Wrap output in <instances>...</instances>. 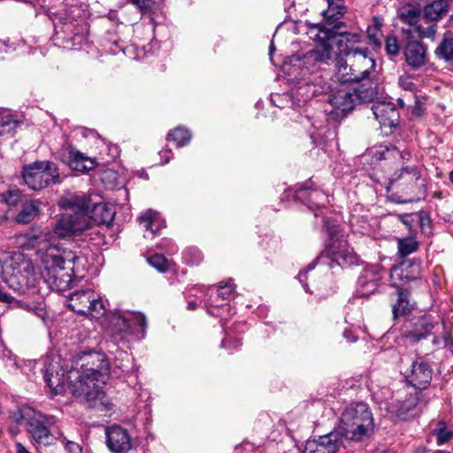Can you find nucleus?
Here are the masks:
<instances>
[{
    "label": "nucleus",
    "mask_w": 453,
    "mask_h": 453,
    "mask_svg": "<svg viewBox=\"0 0 453 453\" xmlns=\"http://www.w3.org/2000/svg\"><path fill=\"white\" fill-rule=\"evenodd\" d=\"M405 61L414 70L425 66L428 61L426 48L419 41L408 40L403 50Z\"/></svg>",
    "instance_id": "6ab92c4d"
},
{
    "label": "nucleus",
    "mask_w": 453,
    "mask_h": 453,
    "mask_svg": "<svg viewBox=\"0 0 453 453\" xmlns=\"http://www.w3.org/2000/svg\"><path fill=\"white\" fill-rule=\"evenodd\" d=\"M35 411V410L28 406H23L17 411L12 412L11 418L16 423H20L22 420H26L27 425L29 423V418H31Z\"/></svg>",
    "instance_id": "58836bf2"
},
{
    "label": "nucleus",
    "mask_w": 453,
    "mask_h": 453,
    "mask_svg": "<svg viewBox=\"0 0 453 453\" xmlns=\"http://www.w3.org/2000/svg\"><path fill=\"white\" fill-rule=\"evenodd\" d=\"M399 86L407 91H414L416 88V85L412 81V78L410 75H402L398 79Z\"/></svg>",
    "instance_id": "37998d69"
},
{
    "label": "nucleus",
    "mask_w": 453,
    "mask_h": 453,
    "mask_svg": "<svg viewBox=\"0 0 453 453\" xmlns=\"http://www.w3.org/2000/svg\"><path fill=\"white\" fill-rule=\"evenodd\" d=\"M17 453H30L20 442L16 443Z\"/></svg>",
    "instance_id": "5fc2aeb1"
},
{
    "label": "nucleus",
    "mask_w": 453,
    "mask_h": 453,
    "mask_svg": "<svg viewBox=\"0 0 453 453\" xmlns=\"http://www.w3.org/2000/svg\"><path fill=\"white\" fill-rule=\"evenodd\" d=\"M234 285L232 280H228L225 285H219L218 288V295L222 299H227L233 294Z\"/></svg>",
    "instance_id": "79ce46f5"
},
{
    "label": "nucleus",
    "mask_w": 453,
    "mask_h": 453,
    "mask_svg": "<svg viewBox=\"0 0 453 453\" xmlns=\"http://www.w3.org/2000/svg\"><path fill=\"white\" fill-rule=\"evenodd\" d=\"M448 34L444 35V37L441 43L436 48L434 53L439 58L445 61L453 60V38L449 37Z\"/></svg>",
    "instance_id": "2f4dec72"
},
{
    "label": "nucleus",
    "mask_w": 453,
    "mask_h": 453,
    "mask_svg": "<svg viewBox=\"0 0 453 453\" xmlns=\"http://www.w3.org/2000/svg\"><path fill=\"white\" fill-rule=\"evenodd\" d=\"M420 267L418 264L405 261L394 266L390 271L391 285L396 289H404L403 285L418 279Z\"/></svg>",
    "instance_id": "dca6fc26"
},
{
    "label": "nucleus",
    "mask_w": 453,
    "mask_h": 453,
    "mask_svg": "<svg viewBox=\"0 0 453 453\" xmlns=\"http://www.w3.org/2000/svg\"><path fill=\"white\" fill-rule=\"evenodd\" d=\"M341 56L348 58L350 64L349 70L357 76V82L370 78L375 69V60L370 56L367 49L351 48V50L342 49Z\"/></svg>",
    "instance_id": "1a4fd4ad"
},
{
    "label": "nucleus",
    "mask_w": 453,
    "mask_h": 453,
    "mask_svg": "<svg viewBox=\"0 0 453 453\" xmlns=\"http://www.w3.org/2000/svg\"><path fill=\"white\" fill-rule=\"evenodd\" d=\"M384 408L392 418L405 419L417 405V398L413 395L406 397L403 401L391 399L384 403Z\"/></svg>",
    "instance_id": "4be33fe9"
},
{
    "label": "nucleus",
    "mask_w": 453,
    "mask_h": 453,
    "mask_svg": "<svg viewBox=\"0 0 453 453\" xmlns=\"http://www.w3.org/2000/svg\"><path fill=\"white\" fill-rule=\"evenodd\" d=\"M342 445L343 440L338 433L330 432L318 439L309 440L303 453H337Z\"/></svg>",
    "instance_id": "4468645a"
},
{
    "label": "nucleus",
    "mask_w": 453,
    "mask_h": 453,
    "mask_svg": "<svg viewBox=\"0 0 453 453\" xmlns=\"http://www.w3.org/2000/svg\"><path fill=\"white\" fill-rule=\"evenodd\" d=\"M7 51V45L0 41V52H6Z\"/></svg>",
    "instance_id": "bf43d9fd"
},
{
    "label": "nucleus",
    "mask_w": 453,
    "mask_h": 453,
    "mask_svg": "<svg viewBox=\"0 0 453 453\" xmlns=\"http://www.w3.org/2000/svg\"><path fill=\"white\" fill-rule=\"evenodd\" d=\"M56 422L55 417L35 411L34 414L29 418L27 432L38 444L49 445L52 443L54 439L50 429Z\"/></svg>",
    "instance_id": "9d476101"
},
{
    "label": "nucleus",
    "mask_w": 453,
    "mask_h": 453,
    "mask_svg": "<svg viewBox=\"0 0 453 453\" xmlns=\"http://www.w3.org/2000/svg\"><path fill=\"white\" fill-rule=\"evenodd\" d=\"M0 357L3 359H6L11 365H15V360L12 358L11 350L7 349L3 344H0Z\"/></svg>",
    "instance_id": "09e8293b"
},
{
    "label": "nucleus",
    "mask_w": 453,
    "mask_h": 453,
    "mask_svg": "<svg viewBox=\"0 0 453 453\" xmlns=\"http://www.w3.org/2000/svg\"><path fill=\"white\" fill-rule=\"evenodd\" d=\"M39 212L37 202H28L23 204L22 209L16 216V221L21 224L31 222Z\"/></svg>",
    "instance_id": "c756f323"
},
{
    "label": "nucleus",
    "mask_w": 453,
    "mask_h": 453,
    "mask_svg": "<svg viewBox=\"0 0 453 453\" xmlns=\"http://www.w3.org/2000/svg\"><path fill=\"white\" fill-rule=\"evenodd\" d=\"M434 325L429 317H422L415 324V328L403 334L405 340L410 343H417L426 339L432 332Z\"/></svg>",
    "instance_id": "5701e85b"
},
{
    "label": "nucleus",
    "mask_w": 453,
    "mask_h": 453,
    "mask_svg": "<svg viewBox=\"0 0 453 453\" xmlns=\"http://www.w3.org/2000/svg\"><path fill=\"white\" fill-rule=\"evenodd\" d=\"M373 418L367 404L351 403L342 411L335 433L338 436L354 441H363L373 432Z\"/></svg>",
    "instance_id": "20e7f679"
},
{
    "label": "nucleus",
    "mask_w": 453,
    "mask_h": 453,
    "mask_svg": "<svg viewBox=\"0 0 453 453\" xmlns=\"http://www.w3.org/2000/svg\"><path fill=\"white\" fill-rule=\"evenodd\" d=\"M305 26L309 38L319 43L303 56L297 54L292 56L290 59L293 66L301 69V80L303 81V83L298 87L296 95L302 96L303 102L316 96L323 90L320 85L314 84L310 80L306 81L305 76L317 72L322 65H327L332 60L333 53L329 41L335 39V28L337 27L336 26H328L326 21V24L305 22Z\"/></svg>",
    "instance_id": "7ed1b4c3"
},
{
    "label": "nucleus",
    "mask_w": 453,
    "mask_h": 453,
    "mask_svg": "<svg viewBox=\"0 0 453 453\" xmlns=\"http://www.w3.org/2000/svg\"><path fill=\"white\" fill-rule=\"evenodd\" d=\"M381 26H382V22H381L380 19L378 17L373 18L372 25L371 27H376L378 29V31H380Z\"/></svg>",
    "instance_id": "864d4df0"
},
{
    "label": "nucleus",
    "mask_w": 453,
    "mask_h": 453,
    "mask_svg": "<svg viewBox=\"0 0 453 453\" xmlns=\"http://www.w3.org/2000/svg\"><path fill=\"white\" fill-rule=\"evenodd\" d=\"M397 300L393 305L392 312L394 319L405 316L412 309L414 304L410 301V293L407 289H396Z\"/></svg>",
    "instance_id": "393cba45"
},
{
    "label": "nucleus",
    "mask_w": 453,
    "mask_h": 453,
    "mask_svg": "<svg viewBox=\"0 0 453 453\" xmlns=\"http://www.w3.org/2000/svg\"><path fill=\"white\" fill-rule=\"evenodd\" d=\"M4 202L9 205H15L21 198V193L18 188H10L3 194Z\"/></svg>",
    "instance_id": "ea45409f"
},
{
    "label": "nucleus",
    "mask_w": 453,
    "mask_h": 453,
    "mask_svg": "<svg viewBox=\"0 0 453 453\" xmlns=\"http://www.w3.org/2000/svg\"><path fill=\"white\" fill-rule=\"evenodd\" d=\"M449 22V25L453 27V14L450 16Z\"/></svg>",
    "instance_id": "338daca9"
},
{
    "label": "nucleus",
    "mask_w": 453,
    "mask_h": 453,
    "mask_svg": "<svg viewBox=\"0 0 453 453\" xmlns=\"http://www.w3.org/2000/svg\"><path fill=\"white\" fill-rule=\"evenodd\" d=\"M241 344H242V342H240V340H236V341H234V349H236V348H238Z\"/></svg>",
    "instance_id": "69168bd1"
},
{
    "label": "nucleus",
    "mask_w": 453,
    "mask_h": 453,
    "mask_svg": "<svg viewBox=\"0 0 453 453\" xmlns=\"http://www.w3.org/2000/svg\"><path fill=\"white\" fill-rule=\"evenodd\" d=\"M131 328L135 331V334H133L132 335H129V337L134 338V339H142L141 336V326L136 321L130 322Z\"/></svg>",
    "instance_id": "8fccbe9b"
},
{
    "label": "nucleus",
    "mask_w": 453,
    "mask_h": 453,
    "mask_svg": "<svg viewBox=\"0 0 453 453\" xmlns=\"http://www.w3.org/2000/svg\"><path fill=\"white\" fill-rule=\"evenodd\" d=\"M343 56H340L337 60V72L336 77L340 81V84H349L350 82L357 83V76H355L354 72L349 70L350 64L348 61V58L343 62Z\"/></svg>",
    "instance_id": "c85d7f7f"
},
{
    "label": "nucleus",
    "mask_w": 453,
    "mask_h": 453,
    "mask_svg": "<svg viewBox=\"0 0 453 453\" xmlns=\"http://www.w3.org/2000/svg\"><path fill=\"white\" fill-rule=\"evenodd\" d=\"M449 12L448 0H435L431 4L426 5L424 9V15L426 19L429 21H438L444 17Z\"/></svg>",
    "instance_id": "a878e982"
},
{
    "label": "nucleus",
    "mask_w": 453,
    "mask_h": 453,
    "mask_svg": "<svg viewBox=\"0 0 453 453\" xmlns=\"http://www.w3.org/2000/svg\"><path fill=\"white\" fill-rule=\"evenodd\" d=\"M343 335L349 342L356 341V338L351 336V332L349 331H345Z\"/></svg>",
    "instance_id": "6e6d98bb"
},
{
    "label": "nucleus",
    "mask_w": 453,
    "mask_h": 453,
    "mask_svg": "<svg viewBox=\"0 0 453 453\" xmlns=\"http://www.w3.org/2000/svg\"><path fill=\"white\" fill-rule=\"evenodd\" d=\"M418 242L413 238H404L398 241V253L406 257L418 249Z\"/></svg>",
    "instance_id": "e433bc0d"
},
{
    "label": "nucleus",
    "mask_w": 453,
    "mask_h": 453,
    "mask_svg": "<svg viewBox=\"0 0 453 453\" xmlns=\"http://www.w3.org/2000/svg\"><path fill=\"white\" fill-rule=\"evenodd\" d=\"M311 270H312V266L309 265L305 271L301 272L297 276L298 280L303 284L306 292H310V289L308 288V283L306 281L309 279L308 273Z\"/></svg>",
    "instance_id": "de8ad7c7"
},
{
    "label": "nucleus",
    "mask_w": 453,
    "mask_h": 453,
    "mask_svg": "<svg viewBox=\"0 0 453 453\" xmlns=\"http://www.w3.org/2000/svg\"><path fill=\"white\" fill-rule=\"evenodd\" d=\"M67 302L68 306L81 315L97 317L105 311V304L100 295L90 288L73 292Z\"/></svg>",
    "instance_id": "6e6552de"
},
{
    "label": "nucleus",
    "mask_w": 453,
    "mask_h": 453,
    "mask_svg": "<svg viewBox=\"0 0 453 453\" xmlns=\"http://www.w3.org/2000/svg\"><path fill=\"white\" fill-rule=\"evenodd\" d=\"M66 447L70 450H74V449H79V446L76 443H73V442H71V441L67 442Z\"/></svg>",
    "instance_id": "4d7b16f0"
},
{
    "label": "nucleus",
    "mask_w": 453,
    "mask_h": 453,
    "mask_svg": "<svg viewBox=\"0 0 453 453\" xmlns=\"http://www.w3.org/2000/svg\"><path fill=\"white\" fill-rule=\"evenodd\" d=\"M149 264L161 273H165L169 269V261L160 254H155L148 257Z\"/></svg>",
    "instance_id": "4c0bfd02"
},
{
    "label": "nucleus",
    "mask_w": 453,
    "mask_h": 453,
    "mask_svg": "<svg viewBox=\"0 0 453 453\" xmlns=\"http://www.w3.org/2000/svg\"><path fill=\"white\" fill-rule=\"evenodd\" d=\"M132 321H136L141 326V336L144 337L147 327L145 315L140 312H127L124 315H115L111 320L112 331L116 336H119V340L128 341L129 335L135 334L130 326Z\"/></svg>",
    "instance_id": "f8f14e48"
},
{
    "label": "nucleus",
    "mask_w": 453,
    "mask_h": 453,
    "mask_svg": "<svg viewBox=\"0 0 453 453\" xmlns=\"http://www.w3.org/2000/svg\"><path fill=\"white\" fill-rule=\"evenodd\" d=\"M191 134L183 127H176L167 135L168 141H173L178 147L185 146L189 142Z\"/></svg>",
    "instance_id": "f704fd0d"
},
{
    "label": "nucleus",
    "mask_w": 453,
    "mask_h": 453,
    "mask_svg": "<svg viewBox=\"0 0 453 453\" xmlns=\"http://www.w3.org/2000/svg\"><path fill=\"white\" fill-rule=\"evenodd\" d=\"M373 96L374 91L371 88L362 93L359 88H351L349 84H339L327 95V106L325 111L332 119H342L353 110L357 102L370 100Z\"/></svg>",
    "instance_id": "39448f33"
},
{
    "label": "nucleus",
    "mask_w": 453,
    "mask_h": 453,
    "mask_svg": "<svg viewBox=\"0 0 453 453\" xmlns=\"http://www.w3.org/2000/svg\"><path fill=\"white\" fill-rule=\"evenodd\" d=\"M106 444L113 453H127L132 448V438L127 429L114 425L106 429Z\"/></svg>",
    "instance_id": "2eb2a0df"
},
{
    "label": "nucleus",
    "mask_w": 453,
    "mask_h": 453,
    "mask_svg": "<svg viewBox=\"0 0 453 453\" xmlns=\"http://www.w3.org/2000/svg\"><path fill=\"white\" fill-rule=\"evenodd\" d=\"M163 164H166L170 161L172 157V151L170 150H164L159 152Z\"/></svg>",
    "instance_id": "3c124183"
},
{
    "label": "nucleus",
    "mask_w": 453,
    "mask_h": 453,
    "mask_svg": "<svg viewBox=\"0 0 453 453\" xmlns=\"http://www.w3.org/2000/svg\"><path fill=\"white\" fill-rule=\"evenodd\" d=\"M432 434L436 437L438 445H442L449 441L453 436V430L449 429L446 423L440 420L436 423L435 427L432 430Z\"/></svg>",
    "instance_id": "72a5a7b5"
},
{
    "label": "nucleus",
    "mask_w": 453,
    "mask_h": 453,
    "mask_svg": "<svg viewBox=\"0 0 453 453\" xmlns=\"http://www.w3.org/2000/svg\"><path fill=\"white\" fill-rule=\"evenodd\" d=\"M367 35L376 46H380L381 40L380 37V31H378V29L376 27H373L371 26L368 27H367Z\"/></svg>",
    "instance_id": "a18cd8bd"
},
{
    "label": "nucleus",
    "mask_w": 453,
    "mask_h": 453,
    "mask_svg": "<svg viewBox=\"0 0 453 453\" xmlns=\"http://www.w3.org/2000/svg\"><path fill=\"white\" fill-rule=\"evenodd\" d=\"M138 220L141 225H143L146 230L155 234L161 228L165 227V220L161 218L159 213L151 209L144 211L139 218Z\"/></svg>",
    "instance_id": "b1692460"
},
{
    "label": "nucleus",
    "mask_w": 453,
    "mask_h": 453,
    "mask_svg": "<svg viewBox=\"0 0 453 453\" xmlns=\"http://www.w3.org/2000/svg\"><path fill=\"white\" fill-rule=\"evenodd\" d=\"M385 272L379 265H371L366 267L359 277V295L361 296H369L377 290L379 282L382 280Z\"/></svg>",
    "instance_id": "a211bd4d"
},
{
    "label": "nucleus",
    "mask_w": 453,
    "mask_h": 453,
    "mask_svg": "<svg viewBox=\"0 0 453 453\" xmlns=\"http://www.w3.org/2000/svg\"><path fill=\"white\" fill-rule=\"evenodd\" d=\"M58 205L68 211L60 215L53 233H27L21 245L25 250H35L41 261V273L45 281L58 290H65L71 286L73 265L79 257L69 248L56 242L55 235L67 237L90 230L93 221L89 213L92 210L104 211L101 221L105 224L112 221L113 213L105 204L92 203L90 197L82 192L65 194Z\"/></svg>",
    "instance_id": "f257e3e1"
},
{
    "label": "nucleus",
    "mask_w": 453,
    "mask_h": 453,
    "mask_svg": "<svg viewBox=\"0 0 453 453\" xmlns=\"http://www.w3.org/2000/svg\"><path fill=\"white\" fill-rule=\"evenodd\" d=\"M327 230L330 243L317 258L321 270L324 267L334 268V265L343 267L356 264L357 257L344 239L343 234H339L338 230L334 227H328Z\"/></svg>",
    "instance_id": "423d86ee"
},
{
    "label": "nucleus",
    "mask_w": 453,
    "mask_h": 453,
    "mask_svg": "<svg viewBox=\"0 0 453 453\" xmlns=\"http://www.w3.org/2000/svg\"><path fill=\"white\" fill-rule=\"evenodd\" d=\"M372 111L381 126L391 127L397 121L398 112L390 102L379 101L372 104Z\"/></svg>",
    "instance_id": "412c9836"
},
{
    "label": "nucleus",
    "mask_w": 453,
    "mask_h": 453,
    "mask_svg": "<svg viewBox=\"0 0 453 453\" xmlns=\"http://www.w3.org/2000/svg\"><path fill=\"white\" fill-rule=\"evenodd\" d=\"M361 35L359 34H351V33H342L339 35V38L336 40V43L339 46V55L341 56L342 49L351 50V48H356L355 43L360 42Z\"/></svg>",
    "instance_id": "c9c22d12"
},
{
    "label": "nucleus",
    "mask_w": 453,
    "mask_h": 453,
    "mask_svg": "<svg viewBox=\"0 0 453 453\" xmlns=\"http://www.w3.org/2000/svg\"><path fill=\"white\" fill-rule=\"evenodd\" d=\"M196 307V303L195 302H189L188 303V310H195Z\"/></svg>",
    "instance_id": "052dcab7"
},
{
    "label": "nucleus",
    "mask_w": 453,
    "mask_h": 453,
    "mask_svg": "<svg viewBox=\"0 0 453 453\" xmlns=\"http://www.w3.org/2000/svg\"><path fill=\"white\" fill-rule=\"evenodd\" d=\"M58 153L60 159L75 171L85 173L96 166L94 159L78 151L70 144L63 145Z\"/></svg>",
    "instance_id": "ddd939ff"
},
{
    "label": "nucleus",
    "mask_w": 453,
    "mask_h": 453,
    "mask_svg": "<svg viewBox=\"0 0 453 453\" xmlns=\"http://www.w3.org/2000/svg\"><path fill=\"white\" fill-rule=\"evenodd\" d=\"M414 453H426V448H423V447H419L418 448Z\"/></svg>",
    "instance_id": "680f3d73"
},
{
    "label": "nucleus",
    "mask_w": 453,
    "mask_h": 453,
    "mask_svg": "<svg viewBox=\"0 0 453 453\" xmlns=\"http://www.w3.org/2000/svg\"><path fill=\"white\" fill-rule=\"evenodd\" d=\"M433 453H447V452H445V451H443V450H435V451H434Z\"/></svg>",
    "instance_id": "774afa93"
},
{
    "label": "nucleus",
    "mask_w": 453,
    "mask_h": 453,
    "mask_svg": "<svg viewBox=\"0 0 453 453\" xmlns=\"http://www.w3.org/2000/svg\"><path fill=\"white\" fill-rule=\"evenodd\" d=\"M385 48L389 55L396 56L399 53L400 47L395 36L388 37L386 39Z\"/></svg>",
    "instance_id": "a19ab883"
},
{
    "label": "nucleus",
    "mask_w": 453,
    "mask_h": 453,
    "mask_svg": "<svg viewBox=\"0 0 453 453\" xmlns=\"http://www.w3.org/2000/svg\"><path fill=\"white\" fill-rule=\"evenodd\" d=\"M400 18L402 21L409 25L412 30L416 28L419 22L426 21L425 15H421L420 10L414 6L403 8L400 12Z\"/></svg>",
    "instance_id": "bb28decb"
},
{
    "label": "nucleus",
    "mask_w": 453,
    "mask_h": 453,
    "mask_svg": "<svg viewBox=\"0 0 453 453\" xmlns=\"http://www.w3.org/2000/svg\"><path fill=\"white\" fill-rule=\"evenodd\" d=\"M134 4L137 5L141 10H150L154 4L161 0H130Z\"/></svg>",
    "instance_id": "c03bdc74"
},
{
    "label": "nucleus",
    "mask_w": 453,
    "mask_h": 453,
    "mask_svg": "<svg viewBox=\"0 0 453 453\" xmlns=\"http://www.w3.org/2000/svg\"><path fill=\"white\" fill-rule=\"evenodd\" d=\"M438 26L434 20H426V22H419L416 28L413 30L419 37L428 38L432 41L435 40Z\"/></svg>",
    "instance_id": "473e14b6"
},
{
    "label": "nucleus",
    "mask_w": 453,
    "mask_h": 453,
    "mask_svg": "<svg viewBox=\"0 0 453 453\" xmlns=\"http://www.w3.org/2000/svg\"><path fill=\"white\" fill-rule=\"evenodd\" d=\"M30 311L37 317L44 319L47 316V311L43 303L33 304L29 306Z\"/></svg>",
    "instance_id": "49530a36"
},
{
    "label": "nucleus",
    "mask_w": 453,
    "mask_h": 453,
    "mask_svg": "<svg viewBox=\"0 0 453 453\" xmlns=\"http://www.w3.org/2000/svg\"><path fill=\"white\" fill-rule=\"evenodd\" d=\"M44 381L54 395L62 393L67 381L72 393L88 403L101 399L103 386L110 373V364L104 353L88 351L79 354L66 375L58 355H48L42 369Z\"/></svg>",
    "instance_id": "f03ea898"
},
{
    "label": "nucleus",
    "mask_w": 453,
    "mask_h": 453,
    "mask_svg": "<svg viewBox=\"0 0 453 453\" xmlns=\"http://www.w3.org/2000/svg\"><path fill=\"white\" fill-rule=\"evenodd\" d=\"M21 120L7 111H0V135L13 131Z\"/></svg>",
    "instance_id": "7c9ffc66"
},
{
    "label": "nucleus",
    "mask_w": 453,
    "mask_h": 453,
    "mask_svg": "<svg viewBox=\"0 0 453 453\" xmlns=\"http://www.w3.org/2000/svg\"><path fill=\"white\" fill-rule=\"evenodd\" d=\"M227 344H228V340L227 339H224V340H222L220 346L222 348L228 349L229 347L227 346Z\"/></svg>",
    "instance_id": "e2e57ef3"
},
{
    "label": "nucleus",
    "mask_w": 453,
    "mask_h": 453,
    "mask_svg": "<svg viewBox=\"0 0 453 453\" xmlns=\"http://www.w3.org/2000/svg\"><path fill=\"white\" fill-rule=\"evenodd\" d=\"M404 374L408 381L418 389L426 388L432 380V369L423 361H414L411 369L405 371Z\"/></svg>",
    "instance_id": "aec40b11"
},
{
    "label": "nucleus",
    "mask_w": 453,
    "mask_h": 453,
    "mask_svg": "<svg viewBox=\"0 0 453 453\" xmlns=\"http://www.w3.org/2000/svg\"><path fill=\"white\" fill-rule=\"evenodd\" d=\"M326 2L328 8L322 14L328 26H334V22L344 14L345 7L342 0H326Z\"/></svg>",
    "instance_id": "cd10ccee"
},
{
    "label": "nucleus",
    "mask_w": 453,
    "mask_h": 453,
    "mask_svg": "<svg viewBox=\"0 0 453 453\" xmlns=\"http://www.w3.org/2000/svg\"><path fill=\"white\" fill-rule=\"evenodd\" d=\"M295 198L305 203L311 210L319 208L326 202V194L321 190L313 188L311 180L297 186Z\"/></svg>",
    "instance_id": "f3484780"
},
{
    "label": "nucleus",
    "mask_w": 453,
    "mask_h": 453,
    "mask_svg": "<svg viewBox=\"0 0 453 453\" xmlns=\"http://www.w3.org/2000/svg\"><path fill=\"white\" fill-rule=\"evenodd\" d=\"M395 153L397 155H401V157L404 159L405 158V154H402L399 150H397L395 147L392 148V150H390L388 148H386V150L380 151V154L381 155H384L385 153ZM406 155L409 157L410 154L409 153H406Z\"/></svg>",
    "instance_id": "603ef678"
},
{
    "label": "nucleus",
    "mask_w": 453,
    "mask_h": 453,
    "mask_svg": "<svg viewBox=\"0 0 453 453\" xmlns=\"http://www.w3.org/2000/svg\"><path fill=\"white\" fill-rule=\"evenodd\" d=\"M275 50V47L273 42H271L270 50H269V55L271 58V61H273V53Z\"/></svg>",
    "instance_id": "13d9d810"
},
{
    "label": "nucleus",
    "mask_w": 453,
    "mask_h": 453,
    "mask_svg": "<svg viewBox=\"0 0 453 453\" xmlns=\"http://www.w3.org/2000/svg\"><path fill=\"white\" fill-rule=\"evenodd\" d=\"M24 182L33 190H42L61 181L57 165L50 161H35L22 171Z\"/></svg>",
    "instance_id": "0eeeda50"
},
{
    "label": "nucleus",
    "mask_w": 453,
    "mask_h": 453,
    "mask_svg": "<svg viewBox=\"0 0 453 453\" xmlns=\"http://www.w3.org/2000/svg\"><path fill=\"white\" fill-rule=\"evenodd\" d=\"M389 183H398L399 187L411 193L425 195V180L421 176L420 169L415 165L405 166L395 172L389 179Z\"/></svg>",
    "instance_id": "9b49d317"
},
{
    "label": "nucleus",
    "mask_w": 453,
    "mask_h": 453,
    "mask_svg": "<svg viewBox=\"0 0 453 453\" xmlns=\"http://www.w3.org/2000/svg\"><path fill=\"white\" fill-rule=\"evenodd\" d=\"M361 87H364V84H361V86H358V87H357V88H359V90H360L362 93H365V92L367 90V88H365V90H361ZM370 88H372V89H373V91H375V88H372V86H370V87L368 88V89H369ZM375 94H376V92H374V95H375Z\"/></svg>",
    "instance_id": "0e129e2a"
}]
</instances>
